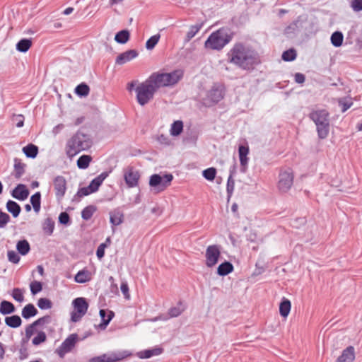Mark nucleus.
<instances>
[{
    "instance_id": "nucleus-21",
    "label": "nucleus",
    "mask_w": 362,
    "mask_h": 362,
    "mask_svg": "<svg viewBox=\"0 0 362 362\" xmlns=\"http://www.w3.org/2000/svg\"><path fill=\"white\" fill-rule=\"evenodd\" d=\"M124 221V214L118 209L110 212V222L112 227L117 226ZM114 230V228H112Z\"/></svg>"
},
{
    "instance_id": "nucleus-56",
    "label": "nucleus",
    "mask_w": 362,
    "mask_h": 362,
    "mask_svg": "<svg viewBox=\"0 0 362 362\" xmlns=\"http://www.w3.org/2000/svg\"><path fill=\"white\" fill-rule=\"evenodd\" d=\"M10 220L9 215L0 209V228H4Z\"/></svg>"
},
{
    "instance_id": "nucleus-3",
    "label": "nucleus",
    "mask_w": 362,
    "mask_h": 362,
    "mask_svg": "<svg viewBox=\"0 0 362 362\" xmlns=\"http://www.w3.org/2000/svg\"><path fill=\"white\" fill-rule=\"evenodd\" d=\"M233 38V34L227 28H221L213 32L204 42L206 49L221 50Z\"/></svg>"
},
{
    "instance_id": "nucleus-32",
    "label": "nucleus",
    "mask_w": 362,
    "mask_h": 362,
    "mask_svg": "<svg viewBox=\"0 0 362 362\" xmlns=\"http://www.w3.org/2000/svg\"><path fill=\"white\" fill-rule=\"evenodd\" d=\"M23 152L26 157L35 158L38 154V147L33 144H29L23 148Z\"/></svg>"
},
{
    "instance_id": "nucleus-12",
    "label": "nucleus",
    "mask_w": 362,
    "mask_h": 362,
    "mask_svg": "<svg viewBox=\"0 0 362 362\" xmlns=\"http://www.w3.org/2000/svg\"><path fill=\"white\" fill-rule=\"evenodd\" d=\"M140 174L134 167L128 166L124 170V179L128 187L132 188L138 185Z\"/></svg>"
},
{
    "instance_id": "nucleus-43",
    "label": "nucleus",
    "mask_w": 362,
    "mask_h": 362,
    "mask_svg": "<svg viewBox=\"0 0 362 362\" xmlns=\"http://www.w3.org/2000/svg\"><path fill=\"white\" fill-rule=\"evenodd\" d=\"M173 179V176L171 174H165L161 176L160 186H159L158 192L165 190V188L170 185Z\"/></svg>"
},
{
    "instance_id": "nucleus-1",
    "label": "nucleus",
    "mask_w": 362,
    "mask_h": 362,
    "mask_svg": "<svg viewBox=\"0 0 362 362\" xmlns=\"http://www.w3.org/2000/svg\"><path fill=\"white\" fill-rule=\"evenodd\" d=\"M227 61L245 71L253 70L261 62L257 52L243 42L234 44L227 53Z\"/></svg>"
},
{
    "instance_id": "nucleus-28",
    "label": "nucleus",
    "mask_w": 362,
    "mask_h": 362,
    "mask_svg": "<svg viewBox=\"0 0 362 362\" xmlns=\"http://www.w3.org/2000/svg\"><path fill=\"white\" fill-rule=\"evenodd\" d=\"M38 311L36 308L32 303H28L24 306L22 310V317L25 319H29L32 317L35 316L37 314Z\"/></svg>"
},
{
    "instance_id": "nucleus-29",
    "label": "nucleus",
    "mask_w": 362,
    "mask_h": 362,
    "mask_svg": "<svg viewBox=\"0 0 362 362\" xmlns=\"http://www.w3.org/2000/svg\"><path fill=\"white\" fill-rule=\"evenodd\" d=\"M5 324L11 328L19 327L22 324V320L17 315L8 316L5 317Z\"/></svg>"
},
{
    "instance_id": "nucleus-18",
    "label": "nucleus",
    "mask_w": 362,
    "mask_h": 362,
    "mask_svg": "<svg viewBox=\"0 0 362 362\" xmlns=\"http://www.w3.org/2000/svg\"><path fill=\"white\" fill-rule=\"evenodd\" d=\"M355 359V349L352 346H349L343 350L341 354L335 362H353Z\"/></svg>"
},
{
    "instance_id": "nucleus-44",
    "label": "nucleus",
    "mask_w": 362,
    "mask_h": 362,
    "mask_svg": "<svg viewBox=\"0 0 362 362\" xmlns=\"http://www.w3.org/2000/svg\"><path fill=\"white\" fill-rule=\"evenodd\" d=\"M185 310V308L182 307V302H179L177 305L175 307H173L169 309L168 315L170 317H176L180 315L182 312Z\"/></svg>"
},
{
    "instance_id": "nucleus-59",
    "label": "nucleus",
    "mask_w": 362,
    "mask_h": 362,
    "mask_svg": "<svg viewBox=\"0 0 362 362\" xmlns=\"http://www.w3.org/2000/svg\"><path fill=\"white\" fill-rule=\"evenodd\" d=\"M351 7L355 12L362 11V0H351Z\"/></svg>"
},
{
    "instance_id": "nucleus-11",
    "label": "nucleus",
    "mask_w": 362,
    "mask_h": 362,
    "mask_svg": "<svg viewBox=\"0 0 362 362\" xmlns=\"http://www.w3.org/2000/svg\"><path fill=\"white\" fill-rule=\"evenodd\" d=\"M78 336L76 334H70L62 344L56 349L55 353L60 358H64L65 354L70 352L74 347L77 341Z\"/></svg>"
},
{
    "instance_id": "nucleus-33",
    "label": "nucleus",
    "mask_w": 362,
    "mask_h": 362,
    "mask_svg": "<svg viewBox=\"0 0 362 362\" xmlns=\"http://www.w3.org/2000/svg\"><path fill=\"white\" fill-rule=\"evenodd\" d=\"M291 308V301L288 299L284 298L279 305L280 315L284 317H287L290 313Z\"/></svg>"
},
{
    "instance_id": "nucleus-51",
    "label": "nucleus",
    "mask_w": 362,
    "mask_h": 362,
    "mask_svg": "<svg viewBox=\"0 0 362 362\" xmlns=\"http://www.w3.org/2000/svg\"><path fill=\"white\" fill-rule=\"evenodd\" d=\"M36 327V325H34V322H33L25 327V337L22 339V342L25 343L30 339L35 333Z\"/></svg>"
},
{
    "instance_id": "nucleus-23",
    "label": "nucleus",
    "mask_w": 362,
    "mask_h": 362,
    "mask_svg": "<svg viewBox=\"0 0 362 362\" xmlns=\"http://www.w3.org/2000/svg\"><path fill=\"white\" fill-rule=\"evenodd\" d=\"M163 349L160 347H154L150 349H146L137 353V356L142 359L150 358L154 356H158L162 354Z\"/></svg>"
},
{
    "instance_id": "nucleus-47",
    "label": "nucleus",
    "mask_w": 362,
    "mask_h": 362,
    "mask_svg": "<svg viewBox=\"0 0 362 362\" xmlns=\"http://www.w3.org/2000/svg\"><path fill=\"white\" fill-rule=\"evenodd\" d=\"M161 175L158 174H153L150 177L149 185L151 187H154L158 192L159 186H160Z\"/></svg>"
},
{
    "instance_id": "nucleus-4",
    "label": "nucleus",
    "mask_w": 362,
    "mask_h": 362,
    "mask_svg": "<svg viewBox=\"0 0 362 362\" xmlns=\"http://www.w3.org/2000/svg\"><path fill=\"white\" fill-rule=\"evenodd\" d=\"M308 117L316 125L317 136L320 139L327 138L329 132V113L325 109L313 110Z\"/></svg>"
},
{
    "instance_id": "nucleus-57",
    "label": "nucleus",
    "mask_w": 362,
    "mask_h": 362,
    "mask_svg": "<svg viewBox=\"0 0 362 362\" xmlns=\"http://www.w3.org/2000/svg\"><path fill=\"white\" fill-rule=\"evenodd\" d=\"M8 259L9 262L18 264L20 262L21 257L17 252L13 250H9L7 252Z\"/></svg>"
},
{
    "instance_id": "nucleus-9",
    "label": "nucleus",
    "mask_w": 362,
    "mask_h": 362,
    "mask_svg": "<svg viewBox=\"0 0 362 362\" xmlns=\"http://www.w3.org/2000/svg\"><path fill=\"white\" fill-rule=\"evenodd\" d=\"M293 183V175L291 169L288 168L280 171L279 175L278 189L281 192H287Z\"/></svg>"
},
{
    "instance_id": "nucleus-41",
    "label": "nucleus",
    "mask_w": 362,
    "mask_h": 362,
    "mask_svg": "<svg viewBox=\"0 0 362 362\" xmlns=\"http://www.w3.org/2000/svg\"><path fill=\"white\" fill-rule=\"evenodd\" d=\"M90 88L85 83H81L78 84L75 88V93L80 97H86L89 94Z\"/></svg>"
},
{
    "instance_id": "nucleus-22",
    "label": "nucleus",
    "mask_w": 362,
    "mask_h": 362,
    "mask_svg": "<svg viewBox=\"0 0 362 362\" xmlns=\"http://www.w3.org/2000/svg\"><path fill=\"white\" fill-rule=\"evenodd\" d=\"M99 314L102 320V322L99 325V327L101 329H105L112 320V318L115 317V313L112 310H108L107 318V311L105 310H100Z\"/></svg>"
},
{
    "instance_id": "nucleus-2",
    "label": "nucleus",
    "mask_w": 362,
    "mask_h": 362,
    "mask_svg": "<svg viewBox=\"0 0 362 362\" xmlns=\"http://www.w3.org/2000/svg\"><path fill=\"white\" fill-rule=\"evenodd\" d=\"M92 141L88 135L77 132L67 141L66 144V153L68 157L72 158L83 151L88 149Z\"/></svg>"
},
{
    "instance_id": "nucleus-19",
    "label": "nucleus",
    "mask_w": 362,
    "mask_h": 362,
    "mask_svg": "<svg viewBox=\"0 0 362 362\" xmlns=\"http://www.w3.org/2000/svg\"><path fill=\"white\" fill-rule=\"evenodd\" d=\"M110 172L105 171L93 179L88 185V189H90L93 193L97 192L100 186L103 184V181L108 177Z\"/></svg>"
},
{
    "instance_id": "nucleus-52",
    "label": "nucleus",
    "mask_w": 362,
    "mask_h": 362,
    "mask_svg": "<svg viewBox=\"0 0 362 362\" xmlns=\"http://www.w3.org/2000/svg\"><path fill=\"white\" fill-rule=\"evenodd\" d=\"M30 292L36 295L42 290V284L40 281H33L30 284Z\"/></svg>"
},
{
    "instance_id": "nucleus-45",
    "label": "nucleus",
    "mask_w": 362,
    "mask_h": 362,
    "mask_svg": "<svg viewBox=\"0 0 362 362\" xmlns=\"http://www.w3.org/2000/svg\"><path fill=\"white\" fill-rule=\"evenodd\" d=\"M297 57L296 51L291 48L284 51L281 55V58L285 62H292Z\"/></svg>"
},
{
    "instance_id": "nucleus-7",
    "label": "nucleus",
    "mask_w": 362,
    "mask_h": 362,
    "mask_svg": "<svg viewBox=\"0 0 362 362\" xmlns=\"http://www.w3.org/2000/svg\"><path fill=\"white\" fill-rule=\"evenodd\" d=\"M72 305L74 310L71 313V320L72 322H76L87 313L88 303L85 298L78 297L73 300Z\"/></svg>"
},
{
    "instance_id": "nucleus-5",
    "label": "nucleus",
    "mask_w": 362,
    "mask_h": 362,
    "mask_svg": "<svg viewBox=\"0 0 362 362\" xmlns=\"http://www.w3.org/2000/svg\"><path fill=\"white\" fill-rule=\"evenodd\" d=\"M182 76V71L175 70L170 73H153L149 78L156 88L158 89L160 87L175 85Z\"/></svg>"
},
{
    "instance_id": "nucleus-42",
    "label": "nucleus",
    "mask_w": 362,
    "mask_h": 362,
    "mask_svg": "<svg viewBox=\"0 0 362 362\" xmlns=\"http://www.w3.org/2000/svg\"><path fill=\"white\" fill-rule=\"evenodd\" d=\"M183 130V123L180 120L175 121L170 128V134L173 136L180 135Z\"/></svg>"
},
{
    "instance_id": "nucleus-35",
    "label": "nucleus",
    "mask_w": 362,
    "mask_h": 362,
    "mask_svg": "<svg viewBox=\"0 0 362 362\" xmlns=\"http://www.w3.org/2000/svg\"><path fill=\"white\" fill-rule=\"evenodd\" d=\"M203 26V23L196 24L194 25H191L189 28V31L187 33L185 38V42H188L191 40L192 38H193L197 33L201 30V28Z\"/></svg>"
},
{
    "instance_id": "nucleus-36",
    "label": "nucleus",
    "mask_w": 362,
    "mask_h": 362,
    "mask_svg": "<svg viewBox=\"0 0 362 362\" xmlns=\"http://www.w3.org/2000/svg\"><path fill=\"white\" fill-rule=\"evenodd\" d=\"M54 225V221L52 218L48 217L45 218L42 223V230L44 233L47 235H51L53 233Z\"/></svg>"
},
{
    "instance_id": "nucleus-24",
    "label": "nucleus",
    "mask_w": 362,
    "mask_h": 362,
    "mask_svg": "<svg viewBox=\"0 0 362 362\" xmlns=\"http://www.w3.org/2000/svg\"><path fill=\"white\" fill-rule=\"evenodd\" d=\"M92 275L90 272L84 268L77 272L74 276V281L76 283L84 284L91 280Z\"/></svg>"
},
{
    "instance_id": "nucleus-60",
    "label": "nucleus",
    "mask_w": 362,
    "mask_h": 362,
    "mask_svg": "<svg viewBox=\"0 0 362 362\" xmlns=\"http://www.w3.org/2000/svg\"><path fill=\"white\" fill-rule=\"evenodd\" d=\"M13 122L16 123V126L18 128L23 127L24 125V116L23 115H16L13 116Z\"/></svg>"
},
{
    "instance_id": "nucleus-50",
    "label": "nucleus",
    "mask_w": 362,
    "mask_h": 362,
    "mask_svg": "<svg viewBox=\"0 0 362 362\" xmlns=\"http://www.w3.org/2000/svg\"><path fill=\"white\" fill-rule=\"evenodd\" d=\"M159 39V34L151 36L146 42V48L148 50L153 49L158 42Z\"/></svg>"
},
{
    "instance_id": "nucleus-64",
    "label": "nucleus",
    "mask_w": 362,
    "mask_h": 362,
    "mask_svg": "<svg viewBox=\"0 0 362 362\" xmlns=\"http://www.w3.org/2000/svg\"><path fill=\"white\" fill-rule=\"evenodd\" d=\"M157 141L163 145L167 146L170 143V139L168 136L164 134H160L157 136Z\"/></svg>"
},
{
    "instance_id": "nucleus-49",
    "label": "nucleus",
    "mask_w": 362,
    "mask_h": 362,
    "mask_svg": "<svg viewBox=\"0 0 362 362\" xmlns=\"http://www.w3.org/2000/svg\"><path fill=\"white\" fill-rule=\"evenodd\" d=\"M47 339L46 334L43 331L37 332V335L33 339L32 343L35 346H38L45 342Z\"/></svg>"
},
{
    "instance_id": "nucleus-15",
    "label": "nucleus",
    "mask_w": 362,
    "mask_h": 362,
    "mask_svg": "<svg viewBox=\"0 0 362 362\" xmlns=\"http://www.w3.org/2000/svg\"><path fill=\"white\" fill-rule=\"evenodd\" d=\"M30 192L24 184H18L11 192V196L19 201L25 200L29 196Z\"/></svg>"
},
{
    "instance_id": "nucleus-6",
    "label": "nucleus",
    "mask_w": 362,
    "mask_h": 362,
    "mask_svg": "<svg viewBox=\"0 0 362 362\" xmlns=\"http://www.w3.org/2000/svg\"><path fill=\"white\" fill-rule=\"evenodd\" d=\"M158 89L156 88L148 77L144 82L139 84L136 88V100L138 103L144 106L153 98L154 94Z\"/></svg>"
},
{
    "instance_id": "nucleus-25",
    "label": "nucleus",
    "mask_w": 362,
    "mask_h": 362,
    "mask_svg": "<svg viewBox=\"0 0 362 362\" xmlns=\"http://www.w3.org/2000/svg\"><path fill=\"white\" fill-rule=\"evenodd\" d=\"M233 269V264L228 261H225L218 267L217 274L221 276H224L231 273Z\"/></svg>"
},
{
    "instance_id": "nucleus-31",
    "label": "nucleus",
    "mask_w": 362,
    "mask_h": 362,
    "mask_svg": "<svg viewBox=\"0 0 362 362\" xmlns=\"http://www.w3.org/2000/svg\"><path fill=\"white\" fill-rule=\"evenodd\" d=\"M16 308L14 305L7 300H2L0 303V313L2 315H8L14 313Z\"/></svg>"
},
{
    "instance_id": "nucleus-38",
    "label": "nucleus",
    "mask_w": 362,
    "mask_h": 362,
    "mask_svg": "<svg viewBox=\"0 0 362 362\" xmlns=\"http://www.w3.org/2000/svg\"><path fill=\"white\" fill-rule=\"evenodd\" d=\"M344 36L341 32H334L330 37L332 45L335 47H340L343 43Z\"/></svg>"
},
{
    "instance_id": "nucleus-27",
    "label": "nucleus",
    "mask_w": 362,
    "mask_h": 362,
    "mask_svg": "<svg viewBox=\"0 0 362 362\" xmlns=\"http://www.w3.org/2000/svg\"><path fill=\"white\" fill-rule=\"evenodd\" d=\"M16 247L18 254L23 256L28 255L30 250V243L25 239L18 240Z\"/></svg>"
},
{
    "instance_id": "nucleus-40",
    "label": "nucleus",
    "mask_w": 362,
    "mask_h": 362,
    "mask_svg": "<svg viewBox=\"0 0 362 362\" xmlns=\"http://www.w3.org/2000/svg\"><path fill=\"white\" fill-rule=\"evenodd\" d=\"M30 203L35 212H38L40 209L41 204V193L40 192H35L30 197Z\"/></svg>"
},
{
    "instance_id": "nucleus-10",
    "label": "nucleus",
    "mask_w": 362,
    "mask_h": 362,
    "mask_svg": "<svg viewBox=\"0 0 362 362\" xmlns=\"http://www.w3.org/2000/svg\"><path fill=\"white\" fill-rule=\"evenodd\" d=\"M220 245H209L206 250V265L208 267H213L218 261L221 255Z\"/></svg>"
},
{
    "instance_id": "nucleus-39",
    "label": "nucleus",
    "mask_w": 362,
    "mask_h": 362,
    "mask_svg": "<svg viewBox=\"0 0 362 362\" xmlns=\"http://www.w3.org/2000/svg\"><path fill=\"white\" fill-rule=\"evenodd\" d=\"M96 210L97 208L94 205H88L86 206L81 211L82 218L85 221H88L91 218Z\"/></svg>"
},
{
    "instance_id": "nucleus-46",
    "label": "nucleus",
    "mask_w": 362,
    "mask_h": 362,
    "mask_svg": "<svg viewBox=\"0 0 362 362\" xmlns=\"http://www.w3.org/2000/svg\"><path fill=\"white\" fill-rule=\"evenodd\" d=\"M202 175L206 180L213 181L216 175V169L214 167L205 169L202 171Z\"/></svg>"
},
{
    "instance_id": "nucleus-55",
    "label": "nucleus",
    "mask_w": 362,
    "mask_h": 362,
    "mask_svg": "<svg viewBox=\"0 0 362 362\" xmlns=\"http://www.w3.org/2000/svg\"><path fill=\"white\" fill-rule=\"evenodd\" d=\"M12 297L18 302H22L24 300L23 290L19 288H15L13 290Z\"/></svg>"
},
{
    "instance_id": "nucleus-63",
    "label": "nucleus",
    "mask_w": 362,
    "mask_h": 362,
    "mask_svg": "<svg viewBox=\"0 0 362 362\" xmlns=\"http://www.w3.org/2000/svg\"><path fill=\"white\" fill-rule=\"evenodd\" d=\"M107 247L106 243H101L97 248L96 255L98 259H102L105 255V248Z\"/></svg>"
},
{
    "instance_id": "nucleus-30",
    "label": "nucleus",
    "mask_w": 362,
    "mask_h": 362,
    "mask_svg": "<svg viewBox=\"0 0 362 362\" xmlns=\"http://www.w3.org/2000/svg\"><path fill=\"white\" fill-rule=\"evenodd\" d=\"M31 46H32L31 39L23 38L17 42V44L16 45V48L18 52L25 53L28 51V49L31 47Z\"/></svg>"
},
{
    "instance_id": "nucleus-13",
    "label": "nucleus",
    "mask_w": 362,
    "mask_h": 362,
    "mask_svg": "<svg viewBox=\"0 0 362 362\" xmlns=\"http://www.w3.org/2000/svg\"><path fill=\"white\" fill-rule=\"evenodd\" d=\"M224 96V88L222 85L215 84L207 93L208 100L212 103H218Z\"/></svg>"
},
{
    "instance_id": "nucleus-8",
    "label": "nucleus",
    "mask_w": 362,
    "mask_h": 362,
    "mask_svg": "<svg viewBox=\"0 0 362 362\" xmlns=\"http://www.w3.org/2000/svg\"><path fill=\"white\" fill-rule=\"evenodd\" d=\"M130 355L131 353L129 351L111 352L93 357L89 359L88 362H118Z\"/></svg>"
},
{
    "instance_id": "nucleus-37",
    "label": "nucleus",
    "mask_w": 362,
    "mask_h": 362,
    "mask_svg": "<svg viewBox=\"0 0 362 362\" xmlns=\"http://www.w3.org/2000/svg\"><path fill=\"white\" fill-rule=\"evenodd\" d=\"M92 157L90 155H82L77 160V166L79 169L85 170L88 168Z\"/></svg>"
},
{
    "instance_id": "nucleus-53",
    "label": "nucleus",
    "mask_w": 362,
    "mask_h": 362,
    "mask_svg": "<svg viewBox=\"0 0 362 362\" xmlns=\"http://www.w3.org/2000/svg\"><path fill=\"white\" fill-rule=\"evenodd\" d=\"M234 188L235 180L233 178L231 177V176H228L226 185V192L228 198H230L232 196L234 191Z\"/></svg>"
},
{
    "instance_id": "nucleus-16",
    "label": "nucleus",
    "mask_w": 362,
    "mask_h": 362,
    "mask_svg": "<svg viewBox=\"0 0 362 362\" xmlns=\"http://www.w3.org/2000/svg\"><path fill=\"white\" fill-rule=\"evenodd\" d=\"M239 159L240 163V171L245 173L249 158L247 155L249 153V147L247 146L240 145L238 148Z\"/></svg>"
},
{
    "instance_id": "nucleus-34",
    "label": "nucleus",
    "mask_w": 362,
    "mask_h": 362,
    "mask_svg": "<svg viewBox=\"0 0 362 362\" xmlns=\"http://www.w3.org/2000/svg\"><path fill=\"white\" fill-rule=\"evenodd\" d=\"M130 33L127 30H122L117 32L115 36V40L119 44H125L129 40Z\"/></svg>"
},
{
    "instance_id": "nucleus-58",
    "label": "nucleus",
    "mask_w": 362,
    "mask_h": 362,
    "mask_svg": "<svg viewBox=\"0 0 362 362\" xmlns=\"http://www.w3.org/2000/svg\"><path fill=\"white\" fill-rule=\"evenodd\" d=\"M52 317L50 315H45L42 317L38 318L37 320H35L34 322V325L40 326L43 325L45 324H49L51 322Z\"/></svg>"
},
{
    "instance_id": "nucleus-26",
    "label": "nucleus",
    "mask_w": 362,
    "mask_h": 362,
    "mask_svg": "<svg viewBox=\"0 0 362 362\" xmlns=\"http://www.w3.org/2000/svg\"><path fill=\"white\" fill-rule=\"evenodd\" d=\"M6 208L7 211L9 213H11L14 218L18 217L21 211V206L17 202L13 200H8L6 202Z\"/></svg>"
},
{
    "instance_id": "nucleus-20",
    "label": "nucleus",
    "mask_w": 362,
    "mask_h": 362,
    "mask_svg": "<svg viewBox=\"0 0 362 362\" xmlns=\"http://www.w3.org/2000/svg\"><path fill=\"white\" fill-rule=\"evenodd\" d=\"M13 161L14 165L12 175L16 179L19 180L25 173L26 165L18 158H15Z\"/></svg>"
},
{
    "instance_id": "nucleus-54",
    "label": "nucleus",
    "mask_w": 362,
    "mask_h": 362,
    "mask_svg": "<svg viewBox=\"0 0 362 362\" xmlns=\"http://www.w3.org/2000/svg\"><path fill=\"white\" fill-rule=\"evenodd\" d=\"M59 223L60 224L68 226L71 223V219L69 214L66 211L61 212L59 215Z\"/></svg>"
},
{
    "instance_id": "nucleus-62",
    "label": "nucleus",
    "mask_w": 362,
    "mask_h": 362,
    "mask_svg": "<svg viewBox=\"0 0 362 362\" xmlns=\"http://www.w3.org/2000/svg\"><path fill=\"white\" fill-rule=\"evenodd\" d=\"M92 193H93V192L90 189H88V186H87L85 187L79 188L76 193V195L80 197H82L88 196Z\"/></svg>"
},
{
    "instance_id": "nucleus-14",
    "label": "nucleus",
    "mask_w": 362,
    "mask_h": 362,
    "mask_svg": "<svg viewBox=\"0 0 362 362\" xmlns=\"http://www.w3.org/2000/svg\"><path fill=\"white\" fill-rule=\"evenodd\" d=\"M55 195L58 199L64 197L66 191V181L62 175H57L53 180Z\"/></svg>"
},
{
    "instance_id": "nucleus-17",
    "label": "nucleus",
    "mask_w": 362,
    "mask_h": 362,
    "mask_svg": "<svg viewBox=\"0 0 362 362\" xmlns=\"http://www.w3.org/2000/svg\"><path fill=\"white\" fill-rule=\"evenodd\" d=\"M139 55L136 49H129L119 54L115 60L117 64L122 65L134 59Z\"/></svg>"
},
{
    "instance_id": "nucleus-48",
    "label": "nucleus",
    "mask_w": 362,
    "mask_h": 362,
    "mask_svg": "<svg viewBox=\"0 0 362 362\" xmlns=\"http://www.w3.org/2000/svg\"><path fill=\"white\" fill-rule=\"evenodd\" d=\"M37 306L41 310H47L52 308V303L47 298H40L37 301Z\"/></svg>"
},
{
    "instance_id": "nucleus-61",
    "label": "nucleus",
    "mask_w": 362,
    "mask_h": 362,
    "mask_svg": "<svg viewBox=\"0 0 362 362\" xmlns=\"http://www.w3.org/2000/svg\"><path fill=\"white\" fill-rule=\"evenodd\" d=\"M298 28V22H293L285 28V34L290 35L296 32Z\"/></svg>"
}]
</instances>
